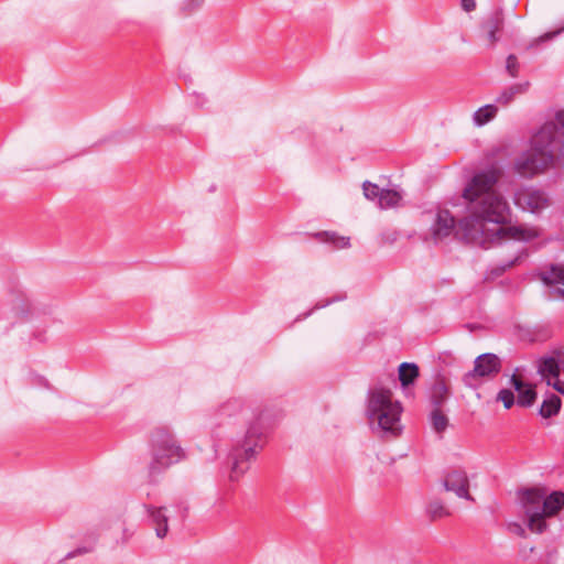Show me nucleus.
Instances as JSON below:
<instances>
[{"instance_id": "1", "label": "nucleus", "mask_w": 564, "mask_h": 564, "mask_svg": "<svg viewBox=\"0 0 564 564\" xmlns=\"http://www.w3.org/2000/svg\"><path fill=\"white\" fill-rule=\"evenodd\" d=\"M501 175L497 167L479 171L464 188L467 216L458 223V231L466 240L485 246L502 239L531 241L541 236V229L535 226L507 225L510 207L497 189Z\"/></svg>"}, {"instance_id": "2", "label": "nucleus", "mask_w": 564, "mask_h": 564, "mask_svg": "<svg viewBox=\"0 0 564 564\" xmlns=\"http://www.w3.org/2000/svg\"><path fill=\"white\" fill-rule=\"evenodd\" d=\"M564 110L556 115L555 122L545 123L531 140L530 149L516 161V170L532 176L550 167H564Z\"/></svg>"}, {"instance_id": "3", "label": "nucleus", "mask_w": 564, "mask_h": 564, "mask_svg": "<svg viewBox=\"0 0 564 564\" xmlns=\"http://www.w3.org/2000/svg\"><path fill=\"white\" fill-rule=\"evenodd\" d=\"M519 507L528 529L532 533H543L546 519L555 516L564 506V492H547L544 488H530L519 492Z\"/></svg>"}, {"instance_id": "4", "label": "nucleus", "mask_w": 564, "mask_h": 564, "mask_svg": "<svg viewBox=\"0 0 564 564\" xmlns=\"http://www.w3.org/2000/svg\"><path fill=\"white\" fill-rule=\"evenodd\" d=\"M401 412V404L392 399L390 390L378 387L370 391L367 415L371 422H377L383 432L390 433L393 436L400 434Z\"/></svg>"}, {"instance_id": "5", "label": "nucleus", "mask_w": 564, "mask_h": 564, "mask_svg": "<svg viewBox=\"0 0 564 564\" xmlns=\"http://www.w3.org/2000/svg\"><path fill=\"white\" fill-rule=\"evenodd\" d=\"M185 458V452L177 440L165 433H160L153 441L152 471H160Z\"/></svg>"}, {"instance_id": "6", "label": "nucleus", "mask_w": 564, "mask_h": 564, "mask_svg": "<svg viewBox=\"0 0 564 564\" xmlns=\"http://www.w3.org/2000/svg\"><path fill=\"white\" fill-rule=\"evenodd\" d=\"M501 368V362L495 354H482L475 359L474 369L464 375V382L468 387H475L478 379L491 378Z\"/></svg>"}, {"instance_id": "7", "label": "nucleus", "mask_w": 564, "mask_h": 564, "mask_svg": "<svg viewBox=\"0 0 564 564\" xmlns=\"http://www.w3.org/2000/svg\"><path fill=\"white\" fill-rule=\"evenodd\" d=\"M538 275L551 297L564 300V263L545 265Z\"/></svg>"}, {"instance_id": "8", "label": "nucleus", "mask_w": 564, "mask_h": 564, "mask_svg": "<svg viewBox=\"0 0 564 564\" xmlns=\"http://www.w3.org/2000/svg\"><path fill=\"white\" fill-rule=\"evenodd\" d=\"M516 204L531 213H540L550 205L547 196L540 189L523 188L514 196Z\"/></svg>"}, {"instance_id": "9", "label": "nucleus", "mask_w": 564, "mask_h": 564, "mask_svg": "<svg viewBox=\"0 0 564 564\" xmlns=\"http://www.w3.org/2000/svg\"><path fill=\"white\" fill-rule=\"evenodd\" d=\"M538 369L547 386L553 387L558 393L564 394V381L558 379L562 368L553 354L542 357L539 361Z\"/></svg>"}, {"instance_id": "10", "label": "nucleus", "mask_w": 564, "mask_h": 564, "mask_svg": "<svg viewBox=\"0 0 564 564\" xmlns=\"http://www.w3.org/2000/svg\"><path fill=\"white\" fill-rule=\"evenodd\" d=\"M444 487L453 491L457 497L473 500L469 494V479L465 470L452 469L444 477Z\"/></svg>"}, {"instance_id": "11", "label": "nucleus", "mask_w": 564, "mask_h": 564, "mask_svg": "<svg viewBox=\"0 0 564 564\" xmlns=\"http://www.w3.org/2000/svg\"><path fill=\"white\" fill-rule=\"evenodd\" d=\"M505 17L502 11H496L481 26V37L488 47H494L499 41V33L502 31Z\"/></svg>"}, {"instance_id": "12", "label": "nucleus", "mask_w": 564, "mask_h": 564, "mask_svg": "<svg viewBox=\"0 0 564 564\" xmlns=\"http://www.w3.org/2000/svg\"><path fill=\"white\" fill-rule=\"evenodd\" d=\"M455 228L454 217L448 210H440L431 226V239L434 242H440L448 237Z\"/></svg>"}, {"instance_id": "13", "label": "nucleus", "mask_w": 564, "mask_h": 564, "mask_svg": "<svg viewBox=\"0 0 564 564\" xmlns=\"http://www.w3.org/2000/svg\"><path fill=\"white\" fill-rule=\"evenodd\" d=\"M260 435H261V431L258 427L251 425L247 430L246 438L248 441H251L252 438H258ZM250 443L251 442H249L246 445V447L243 448V453L239 454L235 458V462L232 464V469H231V478H238L240 475H242L245 473V468H242L240 466V462L242 459H249L256 455V448L253 446H251Z\"/></svg>"}, {"instance_id": "14", "label": "nucleus", "mask_w": 564, "mask_h": 564, "mask_svg": "<svg viewBox=\"0 0 564 564\" xmlns=\"http://www.w3.org/2000/svg\"><path fill=\"white\" fill-rule=\"evenodd\" d=\"M511 383L513 388L518 391V403L522 406H530L533 404L536 398L535 390L529 386L524 384L517 376L511 377Z\"/></svg>"}, {"instance_id": "15", "label": "nucleus", "mask_w": 564, "mask_h": 564, "mask_svg": "<svg viewBox=\"0 0 564 564\" xmlns=\"http://www.w3.org/2000/svg\"><path fill=\"white\" fill-rule=\"evenodd\" d=\"M530 83L523 82L513 84L509 88L505 89L498 97L497 102L501 105H509L511 101L514 100V98L519 95H523L529 90Z\"/></svg>"}, {"instance_id": "16", "label": "nucleus", "mask_w": 564, "mask_h": 564, "mask_svg": "<svg viewBox=\"0 0 564 564\" xmlns=\"http://www.w3.org/2000/svg\"><path fill=\"white\" fill-rule=\"evenodd\" d=\"M149 513L155 525V532L159 538H164L167 533V517L163 508L150 507Z\"/></svg>"}, {"instance_id": "17", "label": "nucleus", "mask_w": 564, "mask_h": 564, "mask_svg": "<svg viewBox=\"0 0 564 564\" xmlns=\"http://www.w3.org/2000/svg\"><path fill=\"white\" fill-rule=\"evenodd\" d=\"M419 377V368L415 364L403 362L399 367V379L403 387L412 384Z\"/></svg>"}, {"instance_id": "18", "label": "nucleus", "mask_w": 564, "mask_h": 564, "mask_svg": "<svg viewBox=\"0 0 564 564\" xmlns=\"http://www.w3.org/2000/svg\"><path fill=\"white\" fill-rule=\"evenodd\" d=\"M497 107L494 105H486L480 107L478 110L474 112L473 119L476 126H484L490 120H492L497 115Z\"/></svg>"}, {"instance_id": "19", "label": "nucleus", "mask_w": 564, "mask_h": 564, "mask_svg": "<svg viewBox=\"0 0 564 564\" xmlns=\"http://www.w3.org/2000/svg\"><path fill=\"white\" fill-rule=\"evenodd\" d=\"M561 408V399L556 395H551L545 399L540 408V414L543 417H551L556 414Z\"/></svg>"}, {"instance_id": "20", "label": "nucleus", "mask_w": 564, "mask_h": 564, "mask_svg": "<svg viewBox=\"0 0 564 564\" xmlns=\"http://www.w3.org/2000/svg\"><path fill=\"white\" fill-rule=\"evenodd\" d=\"M401 198L402 196L399 192L394 189H383L378 204L380 208H391L398 206Z\"/></svg>"}, {"instance_id": "21", "label": "nucleus", "mask_w": 564, "mask_h": 564, "mask_svg": "<svg viewBox=\"0 0 564 564\" xmlns=\"http://www.w3.org/2000/svg\"><path fill=\"white\" fill-rule=\"evenodd\" d=\"M431 424L436 433H443L448 426V417L440 409H435L431 413Z\"/></svg>"}, {"instance_id": "22", "label": "nucleus", "mask_w": 564, "mask_h": 564, "mask_svg": "<svg viewBox=\"0 0 564 564\" xmlns=\"http://www.w3.org/2000/svg\"><path fill=\"white\" fill-rule=\"evenodd\" d=\"M427 513L432 519H441L449 514L448 509L440 500H433L427 506Z\"/></svg>"}, {"instance_id": "23", "label": "nucleus", "mask_w": 564, "mask_h": 564, "mask_svg": "<svg viewBox=\"0 0 564 564\" xmlns=\"http://www.w3.org/2000/svg\"><path fill=\"white\" fill-rule=\"evenodd\" d=\"M448 389L444 381H437L432 388L431 398L435 404H441L447 397Z\"/></svg>"}, {"instance_id": "24", "label": "nucleus", "mask_w": 564, "mask_h": 564, "mask_svg": "<svg viewBox=\"0 0 564 564\" xmlns=\"http://www.w3.org/2000/svg\"><path fill=\"white\" fill-rule=\"evenodd\" d=\"M364 195L369 200H380V196L383 188H380L377 184L365 182L362 184Z\"/></svg>"}, {"instance_id": "25", "label": "nucleus", "mask_w": 564, "mask_h": 564, "mask_svg": "<svg viewBox=\"0 0 564 564\" xmlns=\"http://www.w3.org/2000/svg\"><path fill=\"white\" fill-rule=\"evenodd\" d=\"M520 64L516 55L510 54L506 61V69L511 77H517L519 74Z\"/></svg>"}, {"instance_id": "26", "label": "nucleus", "mask_w": 564, "mask_h": 564, "mask_svg": "<svg viewBox=\"0 0 564 564\" xmlns=\"http://www.w3.org/2000/svg\"><path fill=\"white\" fill-rule=\"evenodd\" d=\"M327 241H330L336 248L344 249L350 246L349 238L338 237L335 234L326 232Z\"/></svg>"}, {"instance_id": "27", "label": "nucleus", "mask_w": 564, "mask_h": 564, "mask_svg": "<svg viewBox=\"0 0 564 564\" xmlns=\"http://www.w3.org/2000/svg\"><path fill=\"white\" fill-rule=\"evenodd\" d=\"M497 399L503 403V406L506 409H510L513 405V403H514L513 392L508 390V389L501 390L498 393Z\"/></svg>"}, {"instance_id": "28", "label": "nucleus", "mask_w": 564, "mask_h": 564, "mask_svg": "<svg viewBox=\"0 0 564 564\" xmlns=\"http://www.w3.org/2000/svg\"><path fill=\"white\" fill-rule=\"evenodd\" d=\"M508 529L511 533L517 534L519 536L525 538L527 535L524 528L517 522L509 523Z\"/></svg>"}, {"instance_id": "29", "label": "nucleus", "mask_w": 564, "mask_h": 564, "mask_svg": "<svg viewBox=\"0 0 564 564\" xmlns=\"http://www.w3.org/2000/svg\"><path fill=\"white\" fill-rule=\"evenodd\" d=\"M462 8L466 12H471L476 9V0H462Z\"/></svg>"}, {"instance_id": "30", "label": "nucleus", "mask_w": 564, "mask_h": 564, "mask_svg": "<svg viewBox=\"0 0 564 564\" xmlns=\"http://www.w3.org/2000/svg\"><path fill=\"white\" fill-rule=\"evenodd\" d=\"M552 354L557 360V364L561 366L562 370L564 371V349L554 350Z\"/></svg>"}, {"instance_id": "31", "label": "nucleus", "mask_w": 564, "mask_h": 564, "mask_svg": "<svg viewBox=\"0 0 564 564\" xmlns=\"http://www.w3.org/2000/svg\"><path fill=\"white\" fill-rule=\"evenodd\" d=\"M556 33H557V32H555V33H545L544 35H542V36H540V37L535 39V40H534V43H535V44H539V43H541V42L547 41V40L552 39Z\"/></svg>"}, {"instance_id": "32", "label": "nucleus", "mask_w": 564, "mask_h": 564, "mask_svg": "<svg viewBox=\"0 0 564 564\" xmlns=\"http://www.w3.org/2000/svg\"><path fill=\"white\" fill-rule=\"evenodd\" d=\"M193 2H195L196 4H199L203 2V0H193Z\"/></svg>"}]
</instances>
